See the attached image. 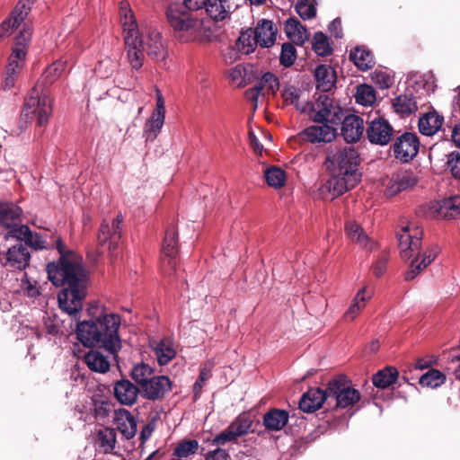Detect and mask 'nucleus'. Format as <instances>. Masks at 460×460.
Wrapping results in <instances>:
<instances>
[{"label":"nucleus","instance_id":"nucleus-62","mask_svg":"<svg viewBox=\"0 0 460 460\" xmlns=\"http://www.w3.org/2000/svg\"><path fill=\"white\" fill-rule=\"evenodd\" d=\"M229 454L218 447L204 455L205 460H228Z\"/></svg>","mask_w":460,"mask_h":460},{"label":"nucleus","instance_id":"nucleus-64","mask_svg":"<svg viewBox=\"0 0 460 460\" xmlns=\"http://www.w3.org/2000/svg\"><path fill=\"white\" fill-rule=\"evenodd\" d=\"M155 93H156V104H155V108L154 109L153 112L165 115V102L163 97V94L158 88L155 89Z\"/></svg>","mask_w":460,"mask_h":460},{"label":"nucleus","instance_id":"nucleus-46","mask_svg":"<svg viewBox=\"0 0 460 460\" xmlns=\"http://www.w3.org/2000/svg\"><path fill=\"white\" fill-rule=\"evenodd\" d=\"M98 443L104 453H111L115 448L116 431L114 429L105 428L98 432Z\"/></svg>","mask_w":460,"mask_h":460},{"label":"nucleus","instance_id":"nucleus-34","mask_svg":"<svg viewBox=\"0 0 460 460\" xmlns=\"http://www.w3.org/2000/svg\"><path fill=\"white\" fill-rule=\"evenodd\" d=\"M288 412L285 410L272 409L263 416V424L268 430H281L288 421Z\"/></svg>","mask_w":460,"mask_h":460},{"label":"nucleus","instance_id":"nucleus-25","mask_svg":"<svg viewBox=\"0 0 460 460\" xmlns=\"http://www.w3.org/2000/svg\"><path fill=\"white\" fill-rule=\"evenodd\" d=\"M6 265L17 269H25L31 260V254L26 245L21 242L10 247L6 252Z\"/></svg>","mask_w":460,"mask_h":460},{"label":"nucleus","instance_id":"nucleus-29","mask_svg":"<svg viewBox=\"0 0 460 460\" xmlns=\"http://www.w3.org/2000/svg\"><path fill=\"white\" fill-rule=\"evenodd\" d=\"M314 78L317 90L323 93L331 91L336 84L335 71L330 66H318L314 71Z\"/></svg>","mask_w":460,"mask_h":460},{"label":"nucleus","instance_id":"nucleus-1","mask_svg":"<svg viewBox=\"0 0 460 460\" xmlns=\"http://www.w3.org/2000/svg\"><path fill=\"white\" fill-rule=\"evenodd\" d=\"M15 232L18 233L15 239L24 241V245L34 250L55 247L58 251L60 254L58 261L47 265L48 277L56 287L66 285L58 295V305L62 312L76 318L83 308L88 286V275L82 258L66 251L58 235H53V240L48 242L42 234L32 233L26 225Z\"/></svg>","mask_w":460,"mask_h":460},{"label":"nucleus","instance_id":"nucleus-26","mask_svg":"<svg viewBox=\"0 0 460 460\" xmlns=\"http://www.w3.org/2000/svg\"><path fill=\"white\" fill-rule=\"evenodd\" d=\"M31 34L32 33L31 28L27 26V24H24V27L20 31L19 35H17L14 39L12 53L8 58L25 63Z\"/></svg>","mask_w":460,"mask_h":460},{"label":"nucleus","instance_id":"nucleus-63","mask_svg":"<svg viewBox=\"0 0 460 460\" xmlns=\"http://www.w3.org/2000/svg\"><path fill=\"white\" fill-rule=\"evenodd\" d=\"M265 89L264 85L262 84L261 79L256 84L253 88L249 89L246 91L245 94L246 97L253 101L255 103L258 101V98L261 94H263V90Z\"/></svg>","mask_w":460,"mask_h":460},{"label":"nucleus","instance_id":"nucleus-27","mask_svg":"<svg viewBox=\"0 0 460 460\" xmlns=\"http://www.w3.org/2000/svg\"><path fill=\"white\" fill-rule=\"evenodd\" d=\"M114 422L119 432L127 438H132L137 433V422L133 415L126 409L115 411Z\"/></svg>","mask_w":460,"mask_h":460},{"label":"nucleus","instance_id":"nucleus-42","mask_svg":"<svg viewBox=\"0 0 460 460\" xmlns=\"http://www.w3.org/2000/svg\"><path fill=\"white\" fill-rule=\"evenodd\" d=\"M236 45L239 50L243 53L246 55L252 53L259 45V41H257L256 33L253 29H247L242 31L237 40Z\"/></svg>","mask_w":460,"mask_h":460},{"label":"nucleus","instance_id":"nucleus-56","mask_svg":"<svg viewBox=\"0 0 460 460\" xmlns=\"http://www.w3.org/2000/svg\"><path fill=\"white\" fill-rule=\"evenodd\" d=\"M262 84L269 93H276L279 88V78L270 72H266L261 77Z\"/></svg>","mask_w":460,"mask_h":460},{"label":"nucleus","instance_id":"nucleus-48","mask_svg":"<svg viewBox=\"0 0 460 460\" xmlns=\"http://www.w3.org/2000/svg\"><path fill=\"white\" fill-rule=\"evenodd\" d=\"M312 44L314 51L318 56L325 57L330 55L332 51L328 37L321 31L314 35Z\"/></svg>","mask_w":460,"mask_h":460},{"label":"nucleus","instance_id":"nucleus-43","mask_svg":"<svg viewBox=\"0 0 460 460\" xmlns=\"http://www.w3.org/2000/svg\"><path fill=\"white\" fill-rule=\"evenodd\" d=\"M155 375V369L146 363H138L131 370V376L139 389Z\"/></svg>","mask_w":460,"mask_h":460},{"label":"nucleus","instance_id":"nucleus-15","mask_svg":"<svg viewBox=\"0 0 460 460\" xmlns=\"http://www.w3.org/2000/svg\"><path fill=\"white\" fill-rule=\"evenodd\" d=\"M32 0H20L9 16L0 24V40L8 36L26 19L32 6Z\"/></svg>","mask_w":460,"mask_h":460},{"label":"nucleus","instance_id":"nucleus-54","mask_svg":"<svg viewBox=\"0 0 460 460\" xmlns=\"http://www.w3.org/2000/svg\"><path fill=\"white\" fill-rule=\"evenodd\" d=\"M443 208L447 210L446 217H460V196H454L445 199Z\"/></svg>","mask_w":460,"mask_h":460},{"label":"nucleus","instance_id":"nucleus-60","mask_svg":"<svg viewBox=\"0 0 460 460\" xmlns=\"http://www.w3.org/2000/svg\"><path fill=\"white\" fill-rule=\"evenodd\" d=\"M237 438L234 437L231 429L227 427L226 430L216 436L212 440L213 446H223L227 442H232L236 440Z\"/></svg>","mask_w":460,"mask_h":460},{"label":"nucleus","instance_id":"nucleus-3","mask_svg":"<svg viewBox=\"0 0 460 460\" xmlns=\"http://www.w3.org/2000/svg\"><path fill=\"white\" fill-rule=\"evenodd\" d=\"M121 317L118 314L102 309L100 314L77 323L75 333L78 341L85 347H100L116 355L121 348L119 328Z\"/></svg>","mask_w":460,"mask_h":460},{"label":"nucleus","instance_id":"nucleus-23","mask_svg":"<svg viewBox=\"0 0 460 460\" xmlns=\"http://www.w3.org/2000/svg\"><path fill=\"white\" fill-rule=\"evenodd\" d=\"M114 395L116 399L125 405H132L137 402L140 389L129 380L122 379L114 385Z\"/></svg>","mask_w":460,"mask_h":460},{"label":"nucleus","instance_id":"nucleus-52","mask_svg":"<svg viewBox=\"0 0 460 460\" xmlns=\"http://www.w3.org/2000/svg\"><path fill=\"white\" fill-rule=\"evenodd\" d=\"M251 427V420L245 418H237L228 426L236 438L246 435L249 432Z\"/></svg>","mask_w":460,"mask_h":460},{"label":"nucleus","instance_id":"nucleus-7","mask_svg":"<svg viewBox=\"0 0 460 460\" xmlns=\"http://www.w3.org/2000/svg\"><path fill=\"white\" fill-rule=\"evenodd\" d=\"M327 168L331 172H341L343 175L353 174V177L361 178L358 171L359 156L354 147H344L327 155Z\"/></svg>","mask_w":460,"mask_h":460},{"label":"nucleus","instance_id":"nucleus-24","mask_svg":"<svg viewBox=\"0 0 460 460\" xmlns=\"http://www.w3.org/2000/svg\"><path fill=\"white\" fill-rule=\"evenodd\" d=\"M370 298L371 293L367 291V288L366 287L361 288L350 301L349 305L342 315V319L345 322L354 321L366 307Z\"/></svg>","mask_w":460,"mask_h":460},{"label":"nucleus","instance_id":"nucleus-61","mask_svg":"<svg viewBox=\"0 0 460 460\" xmlns=\"http://www.w3.org/2000/svg\"><path fill=\"white\" fill-rule=\"evenodd\" d=\"M388 255L386 252H383L373 265V270L376 277H380L385 273Z\"/></svg>","mask_w":460,"mask_h":460},{"label":"nucleus","instance_id":"nucleus-32","mask_svg":"<svg viewBox=\"0 0 460 460\" xmlns=\"http://www.w3.org/2000/svg\"><path fill=\"white\" fill-rule=\"evenodd\" d=\"M154 353L160 366L167 365L176 356V347L172 340L164 338L157 341Z\"/></svg>","mask_w":460,"mask_h":460},{"label":"nucleus","instance_id":"nucleus-2","mask_svg":"<svg viewBox=\"0 0 460 460\" xmlns=\"http://www.w3.org/2000/svg\"><path fill=\"white\" fill-rule=\"evenodd\" d=\"M119 14L132 68L137 70L143 66L144 52L156 61L166 59L168 51L157 29L146 26L140 32L135 14L127 1L120 2Z\"/></svg>","mask_w":460,"mask_h":460},{"label":"nucleus","instance_id":"nucleus-12","mask_svg":"<svg viewBox=\"0 0 460 460\" xmlns=\"http://www.w3.org/2000/svg\"><path fill=\"white\" fill-rule=\"evenodd\" d=\"M420 140L415 133L405 132L395 138L393 145L394 157L402 163L411 161L418 154Z\"/></svg>","mask_w":460,"mask_h":460},{"label":"nucleus","instance_id":"nucleus-58","mask_svg":"<svg viewBox=\"0 0 460 460\" xmlns=\"http://www.w3.org/2000/svg\"><path fill=\"white\" fill-rule=\"evenodd\" d=\"M302 92L296 86L289 85L283 90L282 98L286 103L294 105L300 99Z\"/></svg>","mask_w":460,"mask_h":460},{"label":"nucleus","instance_id":"nucleus-14","mask_svg":"<svg viewBox=\"0 0 460 460\" xmlns=\"http://www.w3.org/2000/svg\"><path fill=\"white\" fill-rule=\"evenodd\" d=\"M22 208L10 202L0 201V224L6 229L4 237L6 239L15 238L18 233L15 231L23 226L21 219Z\"/></svg>","mask_w":460,"mask_h":460},{"label":"nucleus","instance_id":"nucleus-44","mask_svg":"<svg viewBox=\"0 0 460 460\" xmlns=\"http://www.w3.org/2000/svg\"><path fill=\"white\" fill-rule=\"evenodd\" d=\"M199 447V442L196 439L182 440L175 447L172 455L177 459L187 460L186 458L198 452Z\"/></svg>","mask_w":460,"mask_h":460},{"label":"nucleus","instance_id":"nucleus-20","mask_svg":"<svg viewBox=\"0 0 460 460\" xmlns=\"http://www.w3.org/2000/svg\"><path fill=\"white\" fill-rule=\"evenodd\" d=\"M328 386L325 390L318 387L310 388L299 401V409L304 412H314L320 409L325 400H328Z\"/></svg>","mask_w":460,"mask_h":460},{"label":"nucleus","instance_id":"nucleus-33","mask_svg":"<svg viewBox=\"0 0 460 460\" xmlns=\"http://www.w3.org/2000/svg\"><path fill=\"white\" fill-rule=\"evenodd\" d=\"M288 38L296 45H303L308 39V32L296 18H288L285 22Z\"/></svg>","mask_w":460,"mask_h":460},{"label":"nucleus","instance_id":"nucleus-49","mask_svg":"<svg viewBox=\"0 0 460 460\" xmlns=\"http://www.w3.org/2000/svg\"><path fill=\"white\" fill-rule=\"evenodd\" d=\"M446 376L437 369H430L420 378V385L430 388H437L444 384Z\"/></svg>","mask_w":460,"mask_h":460},{"label":"nucleus","instance_id":"nucleus-31","mask_svg":"<svg viewBox=\"0 0 460 460\" xmlns=\"http://www.w3.org/2000/svg\"><path fill=\"white\" fill-rule=\"evenodd\" d=\"M443 121V116L436 111L427 112L419 119V130L422 135L433 136L440 129Z\"/></svg>","mask_w":460,"mask_h":460},{"label":"nucleus","instance_id":"nucleus-9","mask_svg":"<svg viewBox=\"0 0 460 460\" xmlns=\"http://www.w3.org/2000/svg\"><path fill=\"white\" fill-rule=\"evenodd\" d=\"M329 398H333L336 407L347 408L360 400V393L349 385L345 376H338L328 383Z\"/></svg>","mask_w":460,"mask_h":460},{"label":"nucleus","instance_id":"nucleus-45","mask_svg":"<svg viewBox=\"0 0 460 460\" xmlns=\"http://www.w3.org/2000/svg\"><path fill=\"white\" fill-rule=\"evenodd\" d=\"M264 177L268 185L274 189L284 186L287 180L285 171L276 166L266 169Z\"/></svg>","mask_w":460,"mask_h":460},{"label":"nucleus","instance_id":"nucleus-16","mask_svg":"<svg viewBox=\"0 0 460 460\" xmlns=\"http://www.w3.org/2000/svg\"><path fill=\"white\" fill-rule=\"evenodd\" d=\"M366 132L370 143L385 146L390 142L394 129L387 120L376 118L369 123Z\"/></svg>","mask_w":460,"mask_h":460},{"label":"nucleus","instance_id":"nucleus-18","mask_svg":"<svg viewBox=\"0 0 460 460\" xmlns=\"http://www.w3.org/2000/svg\"><path fill=\"white\" fill-rule=\"evenodd\" d=\"M336 135L337 128L326 123L309 126L301 132L302 137L312 144L331 143Z\"/></svg>","mask_w":460,"mask_h":460},{"label":"nucleus","instance_id":"nucleus-28","mask_svg":"<svg viewBox=\"0 0 460 460\" xmlns=\"http://www.w3.org/2000/svg\"><path fill=\"white\" fill-rule=\"evenodd\" d=\"M253 31L261 48H270L274 44L278 30L272 21L261 20Z\"/></svg>","mask_w":460,"mask_h":460},{"label":"nucleus","instance_id":"nucleus-6","mask_svg":"<svg viewBox=\"0 0 460 460\" xmlns=\"http://www.w3.org/2000/svg\"><path fill=\"white\" fill-rule=\"evenodd\" d=\"M52 113V102L45 89H39L38 85L33 87L28 93L24 101V105L21 113V122L19 129L15 132L17 135L22 133L33 119L37 125L42 127L46 125Z\"/></svg>","mask_w":460,"mask_h":460},{"label":"nucleus","instance_id":"nucleus-8","mask_svg":"<svg viewBox=\"0 0 460 460\" xmlns=\"http://www.w3.org/2000/svg\"><path fill=\"white\" fill-rule=\"evenodd\" d=\"M344 117L341 107L335 103L327 94H321L314 105V113L312 117L315 123H326L337 128Z\"/></svg>","mask_w":460,"mask_h":460},{"label":"nucleus","instance_id":"nucleus-17","mask_svg":"<svg viewBox=\"0 0 460 460\" xmlns=\"http://www.w3.org/2000/svg\"><path fill=\"white\" fill-rule=\"evenodd\" d=\"M172 388V382L166 376L155 374L140 388L143 397L155 401L163 398Z\"/></svg>","mask_w":460,"mask_h":460},{"label":"nucleus","instance_id":"nucleus-47","mask_svg":"<svg viewBox=\"0 0 460 460\" xmlns=\"http://www.w3.org/2000/svg\"><path fill=\"white\" fill-rule=\"evenodd\" d=\"M357 103L368 107L371 106L376 100L375 89L368 84H360L356 92Z\"/></svg>","mask_w":460,"mask_h":460},{"label":"nucleus","instance_id":"nucleus-35","mask_svg":"<svg viewBox=\"0 0 460 460\" xmlns=\"http://www.w3.org/2000/svg\"><path fill=\"white\" fill-rule=\"evenodd\" d=\"M207 13L215 21H224L230 13L231 5L228 0H206Z\"/></svg>","mask_w":460,"mask_h":460},{"label":"nucleus","instance_id":"nucleus-19","mask_svg":"<svg viewBox=\"0 0 460 460\" xmlns=\"http://www.w3.org/2000/svg\"><path fill=\"white\" fill-rule=\"evenodd\" d=\"M332 177L327 181L325 188L332 195V199L337 198L350 189H353L360 179L353 177V174L343 175L341 172H332Z\"/></svg>","mask_w":460,"mask_h":460},{"label":"nucleus","instance_id":"nucleus-30","mask_svg":"<svg viewBox=\"0 0 460 460\" xmlns=\"http://www.w3.org/2000/svg\"><path fill=\"white\" fill-rule=\"evenodd\" d=\"M393 108L401 117H407L418 110V102L411 93H404L393 100Z\"/></svg>","mask_w":460,"mask_h":460},{"label":"nucleus","instance_id":"nucleus-39","mask_svg":"<svg viewBox=\"0 0 460 460\" xmlns=\"http://www.w3.org/2000/svg\"><path fill=\"white\" fill-rule=\"evenodd\" d=\"M84 362L94 372L105 373L110 369V361L107 357L98 350H90L84 356Z\"/></svg>","mask_w":460,"mask_h":460},{"label":"nucleus","instance_id":"nucleus-57","mask_svg":"<svg viewBox=\"0 0 460 460\" xmlns=\"http://www.w3.org/2000/svg\"><path fill=\"white\" fill-rule=\"evenodd\" d=\"M116 68V62L110 58L101 60L95 70L102 77H109Z\"/></svg>","mask_w":460,"mask_h":460},{"label":"nucleus","instance_id":"nucleus-4","mask_svg":"<svg viewBox=\"0 0 460 460\" xmlns=\"http://www.w3.org/2000/svg\"><path fill=\"white\" fill-rule=\"evenodd\" d=\"M400 255L403 260H411L409 270L405 272L407 281L414 279L438 255L440 249L434 245L421 251L422 230L406 226L397 234Z\"/></svg>","mask_w":460,"mask_h":460},{"label":"nucleus","instance_id":"nucleus-55","mask_svg":"<svg viewBox=\"0 0 460 460\" xmlns=\"http://www.w3.org/2000/svg\"><path fill=\"white\" fill-rule=\"evenodd\" d=\"M447 169L451 172V174L455 178L460 179V153L459 152H451L447 155Z\"/></svg>","mask_w":460,"mask_h":460},{"label":"nucleus","instance_id":"nucleus-13","mask_svg":"<svg viewBox=\"0 0 460 460\" xmlns=\"http://www.w3.org/2000/svg\"><path fill=\"white\" fill-rule=\"evenodd\" d=\"M178 233L174 226H170L165 232L162 247L161 269L164 274L171 275L176 267V255L178 252Z\"/></svg>","mask_w":460,"mask_h":460},{"label":"nucleus","instance_id":"nucleus-36","mask_svg":"<svg viewBox=\"0 0 460 460\" xmlns=\"http://www.w3.org/2000/svg\"><path fill=\"white\" fill-rule=\"evenodd\" d=\"M164 120L165 115L152 112L143 129V137L146 141L153 142L157 137L164 127Z\"/></svg>","mask_w":460,"mask_h":460},{"label":"nucleus","instance_id":"nucleus-40","mask_svg":"<svg viewBox=\"0 0 460 460\" xmlns=\"http://www.w3.org/2000/svg\"><path fill=\"white\" fill-rule=\"evenodd\" d=\"M66 68V62L57 60L49 66L43 72L40 82L37 84L38 88L40 85L44 89L46 86L52 84L63 73Z\"/></svg>","mask_w":460,"mask_h":460},{"label":"nucleus","instance_id":"nucleus-10","mask_svg":"<svg viewBox=\"0 0 460 460\" xmlns=\"http://www.w3.org/2000/svg\"><path fill=\"white\" fill-rule=\"evenodd\" d=\"M122 216L119 214L111 221L103 220L98 234V244L104 250L114 252L118 247L122 235Z\"/></svg>","mask_w":460,"mask_h":460},{"label":"nucleus","instance_id":"nucleus-53","mask_svg":"<svg viewBox=\"0 0 460 460\" xmlns=\"http://www.w3.org/2000/svg\"><path fill=\"white\" fill-rule=\"evenodd\" d=\"M230 81L237 87L244 86L247 84V71L242 65H237L230 70Z\"/></svg>","mask_w":460,"mask_h":460},{"label":"nucleus","instance_id":"nucleus-22","mask_svg":"<svg viewBox=\"0 0 460 460\" xmlns=\"http://www.w3.org/2000/svg\"><path fill=\"white\" fill-rule=\"evenodd\" d=\"M345 231L349 240L360 248L366 249L367 251H372L375 249V241L368 236L361 226L357 222H347L345 226Z\"/></svg>","mask_w":460,"mask_h":460},{"label":"nucleus","instance_id":"nucleus-59","mask_svg":"<svg viewBox=\"0 0 460 460\" xmlns=\"http://www.w3.org/2000/svg\"><path fill=\"white\" fill-rule=\"evenodd\" d=\"M22 288L24 293L30 297H36L40 295L39 288L37 287V282H31L26 274H24L23 279H22Z\"/></svg>","mask_w":460,"mask_h":460},{"label":"nucleus","instance_id":"nucleus-21","mask_svg":"<svg viewBox=\"0 0 460 460\" xmlns=\"http://www.w3.org/2000/svg\"><path fill=\"white\" fill-rule=\"evenodd\" d=\"M364 120L358 115L350 114L344 117L341 135L347 143L358 142L364 132Z\"/></svg>","mask_w":460,"mask_h":460},{"label":"nucleus","instance_id":"nucleus-38","mask_svg":"<svg viewBox=\"0 0 460 460\" xmlns=\"http://www.w3.org/2000/svg\"><path fill=\"white\" fill-rule=\"evenodd\" d=\"M399 373L395 367H386L377 371L372 377L373 385L379 389H386L398 379Z\"/></svg>","mask_w":460,"mask_h":460},{"label":"nucleus","instance_id":"nucleus-11","mask_svg":"<svg viewBox=\"0 0 460 460\" xmlns=\"http://www.w3.org/2000/svg\"><path fill=\"white\" fill-rule=\"evenodd\" d=\"M419 178L416 173L410 170H400L391 174L385 183V194L387 197H394L400 192L412 190L418 183Z\"/></svg>","mask_w":460,"mask_h":460},{"label":"nucleus","instance_id":"nucleus-51","mask_svg":"<svg viewBox=\"0 0 460 460\" xmlns=\"http://www.w3.org/2000/svg\"><path fill=\"white\" fill-rule=\"evenodd\" d=\"M296 59V50L290 43H284L281 47L279 62L285 67L291 66Z\"/></svg>","mask_w":460,"mask_h":460},{"label":"nucleus","instance_id":"nucleus-5","mask_svg":"<svg viewBox=\"0 0 460 460\" xmlns=\"http://www.w3.org/2000/svg\"><path fill=\"white\" fill-rule=\"evenodd\" d=\"M166 18L177 37L184 42L198 40L205 32L203 19L180 3L168 6Z\"/></svg>","mask_w":460,"mask_h":460},{"label":"nucleus","instance_id":"nucleus-41","mask_svg":"<svg viewBox=\"0 0 460 460\" xmlns=\"http://www.w3.org/2000/svg\"><path fill=\"white\" fill-rule=\"evenodd\" d=\"M24 64L23 62L8 58L3 79V88L4 90H10L15 85L18 75L22 70Z\"/></svg>","mask_w":460,"mask_h":460},{"label":"nucleus","instance_id":"nucleus-50","mask_svg":"<svg viewBox=\"0 0 460 460\" xmlns=\"http://www.w3.org/2000/svg\"><path fill=\"white\" fill-rule=\"evenodd\" d=\"M295 9L303 20H309L316 15V7L310 0H298Z\"/></svg>","mask_w":460,"mask_h":460},{"label":"nucleus","instance_id":"nucleus-37","mask_svg":"<svg viewBox=\"0 0 460 460\" xmlns=\"http://www.w3.org/2000/svg\"><path fill=\"white\" fill-rule=\"evenodd\" d=\"M350 59L362 71L372 68L375 65L373 54L363 46L356 47L349 54Z\"/></svg>","mask_w":460,"mask_h":460}]
</instances>
